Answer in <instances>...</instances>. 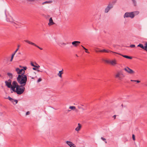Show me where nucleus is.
<instances>
[{
  "label": "nucleus",
  "instance_id": "nucleus-48",
  "mask_svg": "<svg viewBox=\"0 0 147 147\" xmlns=\"http://www.w3.org/2000/svg\"><path fill=\"white\" fill-rule=\"evenodd\" d=\"M116 115H114L113 116V117L114 118V119H115V118L116 117Z\"/></svg>",
  "mask_w": 147,
  "mask_h": 147
},
{
  "label": "nucleus",
  "instance_id": "nucleus-6",
  "mask_svg": "<svg viewBox=\"0 0 147 147\" xmlns=\"http://www.w3.org/2000/svg\"><path fill=\"white\" fill-rule=\"evenodd\" d=\"M11 80L9 79L7 81H5V83L6 86L8 88H10L12 85L11 84Z\"/></svg>",
  "mask_w": 147,
  "mask_h": 147
},
{
  "label": "nucleus",
  "instance_id": "nucleus-61",
  "mask_svg": "<svg viewBox=\"0 0 147 147\" xmlns=\"http://www.w3.org/2000/svg\"><path fill=\"white\" fill-rule=\"evenodd\" d=\"M76 56H77V57H78V56L76 54Z\"/></svg>",
  "mask_w": 147,
  "mask_h": 147
},
{
  "label": "nucleus",
  "instance_id": "nucleus-38",
  "mask_svg": "<svg viewBox=\"0 0 147 147\" xmlns=\"http://www.w3.org/2000/svg\"><path fill=\"white\" fill-rule=\"evenodd\" d=\"M30 114V112L29 111H27L26 113V115H29Z\"/></svg>",
  "mask_w": 147,
  "mask_h": 147
},
{
  "label": "nucleus",
  "instance_id": "nucleus-49",
  "mask_svg": "<svg viewBox=\"0 0 147 147\" xmlns=\"http://www.w3.org/2000/svg\"><path fill=\"white\" fill-rule=\"evenodd\" d=\"M85 52L86 53H89V52H88L87 50H86V51H85Z\"/></svg>",
  "mask_w": 147,
  "mask_h": 147
},
{
  "label": "nucleus",
  "instance_id": "nucleus-54",
  "mask_svg": "<svg viewBox=\"0 0 147 147\" xmlns=\"http://www.w3.org/2000/svg\"><path fill=\"white\" fill-rule=\"evenodd\" d=\"M105 142V143H107V141H106V139L105 140V141H104Z\"/></svg>",
  "mask_w": 147,
  "mask_h": 147
},
{
  "label": "nucleus",
  "instance_id": "nucleus-25",
  "mask_svg": "<svg viewBox=\"0 0 147 147\" xmlns=\"http://www.w3.org/2000/svg\"><path fill=\"white\" fill-rule=\"evenodd\" d=\"M10 88H11V89L13 91L15 92H16V90H15V88H16V87H13L12 86Z\"/></svg>",
  "mask_w": 147,
  "mask_h": 147
},
{
  "label": "nucleus",
  "instance_id": "nucleus-47",
  "mask_svg": "<svg viewBox=\"0 0 147 147\" xmlns=\"http://www.w3.org/2000/svg\"><path fill=\"white\" fill-rule=\"evenodd\" d=\"M30 78H31V79H34V77H32V76H30Z\"/></svg>",
  "mask_w": 147,
  "mask_h": 147
},
{
  "label": "nucleus",
  "instance_id": "nucleus-59",
  "mask_svg": "<svg viewBox=\"0 0 147 147\" xmlns=\"http://www.w3.org/2000/svg\"><path fill=\"white\" fill-rule=\"evenodd\" d=\"M71 111V110H68V112H69V111Z\"/></svg>",
  "mask_w": 147,
  "mask_h": 147
},
{
  "label": "nucleus",
  "instance_id": "nucleus-63",
  "mask_svg": "<svg viewBox=\"0 0 147 147\" xmlns=\"http://www.w3.org/2000/svg\"><path fill=\"white\" fill-rule=\"evenodd\" d=\"M81 106H84V105H83L81 104Z\"/></svg>",
  "mask_w": 147,
  "mask_h": 147
},
{
  "label": "nucleus",
  "instance_id": "nucleus-39",
  "mask_svg": "<svg viewBox=\"0 0 147 147\" xmlns=\"http://www.w3.org/2000/svg\"><path fill=\"white\" fill-rule=\"evenodd\" d=\"M135 13V14L136 15H137L139 13V12L138 11H135L134 12V13Z\"/></svg>",
  "mask_w": 147,
  "mask_h": 147
},
{
  "label": "nucleus",
  "instance_id": "nucleus-21",
  "mask_svg": "<svg viewBox=\"0 0 147 147\" xmlns=\"http://www.w3.org/2000/svg\"><path fill=\"white\" fill-rule=\"evenodd\" d=\"M138 47H140V48H142V49H144V45L141 44H139L138 46Z\"/></svg>",
  "mask_w": 147,
  "mask_h": 147
},
{
  "label": "nucleus",
  "instance_id": "nucleus-28",
  "mask_svg": "<svg viewBox=\"0 0 147 147\" xmlns=\"http://www.w3.org/2000/svg\"><path fill=\"white\" fill-rule=\"evenodd\" d=\"M51 2H52V1H46L43 2L42 3V4L44 5V4H46V3H51Z\"/></svg>",
  "mask_w": 147,
  "mask_h": 147
},
{
  "label": "nucleus",
  "instance_id": "nucleus-23",
  "mask_svg": "<svg viewBox=\"0 0 147 147\" xmlns=\"http://www.w3.org/2000/svg\"><path fill=\"white\" fill-rule=\"evenodd\" d=\"M7 98L11 102L13 103L14 99L10 97V96H8Z\"/></svg>",
  "mask_w": 147,
  "mask_h": 147
},
{
  "label": "nucleus",
  "instance_id": "nucleus-30",
  "mask_svg": "<svg viewBox=\"0 0 147 147\" xmlns=\"http://www.w3.org/2000/svg\"><path fill=\"white\" fill-rule=\"evenodd\" d=\"M69 109L72 110H74L76 109V107L75 106H70Z\"/></svg>",
  "mask_w": 147,
  "mask_h": 147
},
{
  "label": "nucleus",
  "instance_id": "nucleus-31",
  "mask_svg": "<svg viewBox=\"0 0 147 147\" xmlns=\"http://www.w3.org/2000/svg\"><path fill=\"white\" fill-rule=\"evenodd\" d=\"M111 60H105L104 61L106 63H110Z\"/></svg>",
  "mask_w": 147,
  "mask_h": 147
},
{
  "label": "nucleus",
  "instance_id": "nucleus-4",
  "mask_svg": "<svg viewBox=\"0 0 147 147\" xmlns=\"http://www.w3.org/2000/svg\"><path fill=\"white\" fill-rule=\"evenodd\" d=\"M135 16V14L134 12H126L124 15V17L128 18L130 17L131 18H133Z\"/></svg>",
  "mask_w": 147,
  "mask_h": 147
},
{
  "label": "nucleus",
  "instance_id": "nucleus-5",
  "mask_svg": "<svg viewBox=\"0 0 147 147\" xmlns=\"http://www.w3.org/2000/svg\"><path fill=\"white\" fill-rule=\"evenodd\" d=\"M113 7V4L111 3H109L105 8L104 11L105 12V13H108Z\"/></svg>",
  "mask_w": 147,
  "mask_h": 147
},
{
  "label": "nucleus",
  "instance_id": "nucleus-26",
  "mask_svg": "<svg viewBox=\"0 0 147 147\" xmlns=\"http://www.w3.org/2000/svg\"><path fill=\"white\" fill-rule=\"evenodd\" d=\"M144 50L147 51V42L144 44Z\"/></svg>",
  "mask_w": 147,
  "mask_h": 147
},
{
  "label": "nucleus",
  "instance_id": "nucleus-18",
  "mask_svg": "<svg viewBox=\"0 0 147 147\" xmlns=\"http://www.w3.org/2000/svg\"><path fill=\"white\" fill-rule=\"evenodd\" d=\"M121 54V55H120L122 56L123 57L125 58H126L128 59H131L132 58V57H129V56H128L127 55H123L121 54Z\"/></svg>",
  "mask_w": 147,
  "mask_h": 147
},
{
  "label": "nucleus",
  "instance_id": "nucleus-41",
  "mask_svg": "<svg viewBox=\"0 0 147 147\" xmlns=\"http://www.w3.org/2000/svg\"><path fill=\"white\" fill-rule=\"evenodd\" d=\"M101 139L103 141H105V140L106 139L102 137L101 138Z\"/></svg>",
  "mask_w": 147,
  "mask_h": 147
},
{
  "label": "nucleus",
  "instance_id": "nucleus-37",
  "mask_svg": "<svg viewBox=\"0 0 147 147\" xmlns=\"http://www.w3.org/2000/svg\"><path fill=\"white\" fill-rule=\"evenodd\" d=\"M16 53H13V54H12V56H11V58L12 59H13V57H14V55H15V54Z\"/></svg>",
  "mask_w": 147,
  "mask_h": 147
},
{
  "label": "nucleus",
  "instance_id": "nucleus-13",
  "mask_svg": "<svg viewBox=\"0 0 147 147\" xmlns=\"http://www.w3.org/2000/svg\"><path fill=\"white\" fill-rule=\"evenodd\" d=\"M12 86L14 87H16L17 88L19 86L17 82L16 81H13L12 83Z\"/></svg>",
  "mask_w": 147,
  "mask_h": 147
},
{
  "label": "nucleus",
  "instance_id": "nucleus-62",
  "mask_svg": "<svg viewBox=\"0 0 147 147\" xmlns=\"http://www.w3.org/2000/svg\"><path fill=\"white\" fill-rule=\"evenodd\" d=\"M18 54H21V53H18Z\"/></svg>",
  "mask_w": 147,
  "mask_h": 147
},
{
  "label": "nucleus",
  "instance_id": "nucleus-16",
  "mask_svg": "<svg viewBox=\"0 0 147 147\" xmlns=\"http://www.w3.org/2000/svg\"><path fill=\"white\" fill-rule=\"evenodd\" d=\"M78 127H77L75 129V130L77 131H79L80 129L81 128V127H82V126H81V125L79 123H78Z\"/></svg>",
  "mask_w": 147,
  "mask_h": 147
},
{
  "label": "nucleus",
  "instance_id": "nucleus-9",
  "mask_svg": "<svg viewBox=\"0 0 147 147\" xmlns=\"http://www.w3.org/2000/svg\"><path fill=\"white\" fill-rule=\"evenodd\" d=\"M99 51H100V52H105V53H109V52H111V53H114L117 54L118 55H121L120 54V53H117L116 52H114L111 51L109 50H107L105 49H104L103 50H100Z\"/></svg>",
  "mask_w": 147,
  "mask_h": 147
},
{
  "label": "nucleus",
  "instance_id": "nucleus-53",
  "mask_svg": "<svg viewBox=\"0 0 147 147\" xmlns=\"http://www.w3.org/2000/svg\"><path fill=\"white\" fill-rule=\"evenodd\" d=\"M13 59H12L11 58V59L10 60V61H12Z\"/></svg>",
  "mask_w": 147,
  "mask_h": 147
},
{
  "label": "nucleus",
  "instance_id": "nucleus-64",
  "mask_svg": "<svg viewBox=\"0 0 147 147\" xmlns=\"http://www.w3.org/2000/svg\"><path fill=\"white\" fill-rule=\"evenodd\" d=\"M35 77H36V78H37V76H35Z\"/></svg>",
  "mask_w": 147,
  "mask_h": 147
},
{
  "label": "nucleus",
  "instance_id": "nucleus-10",
  "mask_svg": "<svg viewBox=\"0 0 147 147\" xmlns=\"http://www.w3.org/2000/svg\"><path fill=\"white\" fill-rule=\"evenodd\" d=\"M80 43V42L78 41H74L72 42V45L75 47H77Z\"/></svg>",
  "mask_w": 147,
  "mask_h": 147
},
{
  "label": "nucleus",
  "instance_id": "nucleus-20",
  "mask_svg": "<svg viewBox=\"0 0 147 147\" xmlns=\"http://www.w3.org/2000/svg\"><path fill=\"white\" fill-rule=\"evenodd\" d=\"M58 45L61 47H62V45H66L67 44L64 43L63 42H59L58 43Z\"/></svg>",
  "mask_w": 147,
  "mask_h": 147
},
{
  "label": "nucleus",
  "instance_id": "nucleus-1",
  "mask_svg": "<svg viewBox=\"0 0 147 147\" xmlns=\"http://www.w3.org/2000/svg\"><path fill=\"white\" fill-rule=\"evenodd\" d=\"M25 71L21 75H18L17 77V81L20 84L21 86H24L26 84L27 81V77L26 75L24 74Z\"/></svg>",
  "mask_w": 147,
  "mask_h": 147
},
{
  "label": "nucleus",
  "instance_id": "nucleus-27",
  "mask_svg": "<svg viewBox=\"0 0 147 147\" xmlns=\"http://www.w3.org/2000/svg\"><path fill=\"white\" fill-rule=\"evenodd\" d=\"M134 6H136L137 5L136 2L135 0H131Z\"/></svg>",
  "mask_w": 147,
  "mask_h": 147
},
{
  "label": "nucleus",
  "instance_id": "nucleus-12",
  "mask_svg": "<svg viewBox=\"0 0 147 147\" xmlns=\"http://www.w3.org/2000/svg\"><path fill=\"white\" fill-rule=\"evenodd\" d=\"M113 65H115L117 64V61L116 59H114L110 61V63Z\"/></svg>",
  "mask_w": 147,
  "mask_h": 147
},
{
  "label": "nucleus",
  "instance_id": "nucleus-15",
  "mask_svg": "<svg viewBox=\"0 0 147 147\" xmlns=\"http://www.w3.org/2000/svg\"><path fill=\"white\" fill-rule=\"evenodd\" d=\"M66 143L70 147H71V146H74V144L69 141H67L66 142Z\"/></svg>",
  "mask_w": 147,
  "mask_h": 147
},
{
  "label": "nucleus",
  "instance_id": "nucleus-35",
  "mask_svg": "<svg viewBox=\"0 0 147 147\" xmlns=\"http://www.w3.org/2000/svg\"><path fill=\"white\" fill-rule=\"evenodd\" d=\"M42 81V79L41 78H39L37 80V82H39Z\"/></svg>",
  "mask_w": 147,
  "mask_h": 147
},
{
  "label": "nucleus",
  "instance_id": "nucleus-52",
  "mask_svg": "<svg viewBox=\"0 0 147 147\" xmlns=\"http://www.w3.org/2000/svg\"><path fill=\"white\" fill-rule=\"evenodd\" d=\"M75 145L74 144V146H71V147H76Z\"/></svg>",
  "mask_w": 147,
  "mask_h": 147
},
{
  "label": "nucleus",
  "instance_id": "nucleus-24",
  "mask_svg": "<svg viewBox=\"0 0 147 147\" xmlns=\"http://www.w3.org/2000/svg\"><path fill=\"white\" fill-rule=\"evenodd\" d=\"M14 26L16 28H19L21 27V25H19L18 24L14 23Z\"/></svg>",
  "mask_w": 147,
  "mask_h": 147
},
{
  "label": "nucleus",
  "instance_id": "nucleus-43",
  "mask_svg": "<svg viewBox=\"0 0 147 147\" xmlns=\"http://www.w3.org/2000/svg\"><path fill=\"white\" fill-rule=\"evenodd\" d=\"M81 46L82 47V48L85 50H87V49H86V48H85L84 46H83L82 45H81Z\"/></svg>",
  "mask_w": 147,
  "mask_h": 147
},
{
  "label": "nucleus",
  "instance_id": "nucleus-2",
  "mask_svg": "<svg viewBox=\"0 0 147 147\" xmlns=\"http://www.w3.org/2000/svg\"><path fill=\"white\" fill-rule=\"evenodd\" d=\"M115 78L119 80H122L124 77L122 71H117L115 75Z\"/></svg>",
  "mask_w": 147,
  "mask_h": 147
},
{
  "label": "nucleus",
  "instance_id": "nucleus-3",
  "mask_svg": "<svg viewBox=\"0 0 147 147\" xmlns=\"http://www.w3.org/2000/svg\"><path fill=\"white\" fill-rule=\"evenodd\" d=\"M25 87L23 86H19L16 89V92L18 94L20 95L22 94L25 90Z\"/></svg>",
  "mask_w": 147,
  "mask_h": 147
},
{
  "label": "nucleus",
  "instance_id": "nucleus-7",
  "mask_svg": "<svg viewBox=\"0 0 147 147\" xmlns=\"http://www.w3.org/2000/svg\"><path fill=\"white\" fill-rule=\"evenodd\" d=\"M124 69L126 72L130 74H132L135 73V72L133 70L130 69L127 67L125 68Z\"/></svg>",
  "mask_w": 147,
  "mask_h": 147
},
{
  "label": "nucleus",
  "instance_id": "nucleus-46",
  "mask_svg": "<svg viewBox=\"0 0 147 147\" xmlns=\"http://www.w3.org/2000/svg\"><path fill=\"white\" fill-rule=\"evenodd\" d=\"M36 70H37L38 71V72H42V71H40V70H39V69H37Z\"/></svg>",
  "mask_w": 147,
  "mask_h": 147
},
{
  "label": "nucleus",
  "instance_id": "nucleus-44",
  "mask_svg": "<svg viewBox=\"0 0 147 147\" xmlns=\"http://www.w3.org/2000/svg\"><path fill=\"white\" fill-rule=\"evenodd\" d=\"M136 82L137 83H139L140 82V81H139V80H136Z\"/></svg>",
  "mask_w": 147,
  "mask_h": 147
},
{
  "label": "nucleus",
  "instance_id": "nucleus-45",
  "mask_svg": "<svg viewBox=\"0 0 147 147\" xmlns=\"http://www.w3.org/2000/svg\"><path fill=\"white\" fill-rule=\"evenodd\" d=\"M32 69L33 70H37V69L35 67L33 68Z\"/></svg>",
  "mask_w": 147,
  "mask_h": 147
},
{
  "label": "nucleus",
  "instance_id": "nucleus-19",
  "mask_svg": "<svg viewBox=\"0 0 147 147\" xmlns=\"http://www.w3.org/2000/svg\"><path fill=\"white\" fill-rule=\"evenodd\" d=\"M63 69L62 70L59 71V73L58 74V75L61 78H62V74H63Z\"/></svg>",
  "mask_w": 147,
  "mask_h": 147
},
{
  "label": "nucleus",
  "instance_id": "nucleus-8",
  "mask_svg": "<svg viewBox=\"0 0 147 147\" xmlns=\"http://www.w3.org/2000/svg\"><path fill=\"white\" fill-rule=\"evenodd\" d=\"M24 41L29 44H30L35 46V47H37V48L40 49V50H42V48L38 46H37V45H36V44H35L33 42H31L30 41L27 40H25Z\"/></svg>",
  "mask_w": 147,
  "mask_h": 147
},
{
  "label": "nucleus",
  "instance_id": "nucleus-36",
  "mask_svg": "<svg viewBox=\"0 0 147 147\" xmlns=\"http://www.w3.org/2000/svg\"><path fill=\"white\" fill-rule=\"evenodd\" d=\"M40 67V66L38 65H37V66L35 65L34 66V67H35V68H39Z\"/></svg>",
  "mask_w": 147,
  "mask_h": 147
},
{
  "label": "nucleus",
  "instance_id": "nucleus-22",
  "mask_svg": "<svg viewBox=\"0 0 147 147\" xmlns=\"http://www.w3.org/2000/svg\"><path fill=\"white\" fill-rule=\"evenodd\" d=\"M7 74L9 77V78H11V79L13 77V76L12 74L11 73H7Z\"/></svg>",
  "mask_w": 147,
  "mask_h": 147
},
{
  "label": "nucleus",
  "instance_id": "nucleus-50",
  "mask_svg": "<svg viewBox=\"0 0 147 147\" xmlns=\"http://www.w3.org/2000/svg\"><path fill=\"white\" fill-rule=\"evenodd\" d=\"M95 51L96 52H100V51H98V50H95Z\"/></svg>",
  "mask_w": 147,
  "mask_h": 147
},
{
  "label": "nucleus",
  "instance_id": "nucleus-17",
  "mask_svg": "<svg viewBox=\"0 0 147 147\" xmlns=\"http://www.w3.org/2000/svg\"><path fill=\"white\" fill-rule=\"evenodd\" d=\"M6 20L7 22H13V21L12 18L11 17H10L9 18H7Z\"/></svg>",
  "mask_w": 147,
  "mask_h": 147
},
{
  "label": "nucleus",
  "instance_id": "nucleus-29",
  "mask_svg": "<svg viewBox=\"0 0 147 147\" xmlns=\"http://www.w3.org/2000/svg\"><path fill=\"white\" fill-rule=\"evenodd\" d=\"M20 47V45H18L17 48L16 49V50L14 51V53H16L17 51L19 50Z\"/></svg>",
  "mask_w": 147,
  "mask_h": 147
},
{
  "label": "nucleus",
  "instance_id": "nucleus-11",
  "mask_svg": "<svg viewBox=\"0 0 147 147\" xmlns=\"http://www.w3.org/2000/svg\"><path fill=\"white\" fill-rule=\"evenodd\" d=\"M16 71L18 74H22V72L24 71V69H20L19 68H16Z\"/></svg>",
  "mask_w": 147,
  "mask_h": 147
},
{
  "label": "nucleus",
  "instance_id": "nucleus-33",
  "mask_svg": "<svg viewBox=\"0 0 147 147\" xmlns=\"http://www.w3.org/2000/svg\"><path fill=\"white\" fill-rule=\"evenodd\" d=\"M15 102V103L14 104V103H13L14 104H15H15H16L18 103V101L16 100H14V99L13 102Z\"/></svg>",
  "mask_w": 147,
  "mask_h": 147
},
{
  "label": "nucleus",
  "instance_id": "nucleus-42",
  "mask_svg": "<svg viewBox=\"0 0 147 147\" xmlns=\"http://www.w3.org/2000/svg\"><path fill=\"white\" fill-rule=\"evenodd\" d=\"M23 69H24V70H26V69H27V67H23Z\"/></svg>",
  "mask_w": 147,
  "mask_h": 147
},
{
  "label": "nucleus",
  "instance_id": "nucleus-14",
  "mask_svg": "<svg viewBox=\"0 0 147 147\" xmlns=\"http://www.w3.org/2000/svg\"><path fill=\"white\" fill-rule=\"evenodd\" d=\"M55 23L53 22V20L52 18H50L49 20V22L48 23L49 26H50L54 24Z\"/></svg>",
  "mask_w": 147,
  "mask_h": 147
},
{
  "label": "nucleus",
  "instance_id": "nucleus-40",
  "mask_svg": "<svg viewBox=\"0 0 147 147\" xmlns=\"http://www.w3.org/2000/svg\"><path fill=\"white\" fill-rule=\"evenodd\" d=\"M30 63H31V65L32 66H33V67H34V66H35V65H34V63H33L32 62H31Z\"/></svg>",
  "mask_w": 147,
  "mask_h": 147
},
{
  "label": "nucleus",
  "instance_id": "nucleus-56",
  "mask_svg": "<svg viewBox=\"0 0 147 147\" xmlns=\"http://www.w3.org/2000/svg\"><path fill=\"white\" fill-rule=\"evenodd\" d=\"M81 107H79V106H78V108L79 109H81Z\"/></svg>",
  "mask_w": 147,
  "mask_h": 147
},
{
  "label": "nucleus",
  "instance_id": "nucleus-57",
  "mask_svg": "<svg viewBox=\"0 0 147 147\" xmlns=\"http://www.w3.org/2000/svg\"><path fill=\"white\" fill-rule=\"evenodd\" d=\"M130 81L131 82H133V80H131Z\"/></svg>",
  "mask_w": 147,
  "mask_h": 147
},
{
  "label": "nucleus",
  "instance_id": "nucleus-58",
  "mask_svg": "<svg viewBox=\"0 0 147 147\" xmlns=\"http://www.w3.org/2000/svg\"><path fill=\"white\" fill-rule=\"evenodd\" d=\"M136 80H133V82H136Z\"/></svg>",
  "mask_w": 147,
  "mask_h": 147
},
{
  "label": "nucleus",
  "instance_id": "nucleus-55",
  "mask_svg": "<svg viewBox=\"0 0 147 147\" xmlns=\"http://www.w3.org/2000/svg\"><path fill=\"white\" fill-rule=\"evenodd\" d=\"M81 109H82L83 110H84V109L83 108L81 107Z\"/></svg>",
  "mask_w": 147,
  "mask_h": 147
},
{
  "label": "nucleus",
  "instance_id": "nucleus-34",
  "mask_svg": "<svg viewBox=\"0 0 147 147\" xmlns=\"http://www.w3.org/2000/svg\"><path fill=\"white\" fill-rule=\"evenodd\" d=\"M135 45H130V47L131 48H133L134 47H135Z\"/></svg>",
  "mask_w": 147,
  "mask_h": 147
},
{
  "label": "nucleus",
  "instance_id": "nucleus-32",
  "mask_svg": "<svg viewBox=\"0 0 147 147\" xmlns=\"http://www.w3.org/2000/svg\"><path fill=\"white\" fill-rule=\"evenodd\" d=\"M133 139L134 140H135V136L133 134L132 136Z\"/></svg>",
  "mask_w": 147,
  "mask_h": 147
},
{
  "label": "nucleus",
  "instance_id": "nucleus-60",
  "mask_svg": "<svg viewBox=\"0 0 147 147\" xmlns=\"http://www.w3.org/2000/svg\"><path fill=\"white\" fill-rule=\"evenodd\" d=\"M2 76L0 74V77H2Z\"/></svg>",
  "mask_w": 147,
  "mask_h": 147
},
{
  "label": "nucleus",
  "instance_id": "nucleus-51",
  "mask_svg": "<svg viewBox=\"0 0 147 147\" xmlns=\"http://www.w3.org/2000/svg\"><path fill=\"white\" fill-rule=\"evenodd\" d=\"M32 73L33 74H34L35 75H36V72H32Z\"/></svg>",
  "mask_w": 147,
  "mask_h": 147
}]
</instances>
